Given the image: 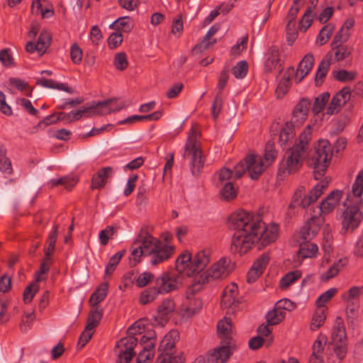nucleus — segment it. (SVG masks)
I'll return each instance as SVG.
<instances>
[{"label": "nucleus", "instance_id": "09e8293b", "mask_svg": "<svg viewBox=\"0 0 363 363\" xmlns=\"http://www.w3.org/2000/svg\"><path fill=\"white\" fill-rule=\"evenodd\" d=\"M131 254L130 257V263L131 266H136L140 261L142 256H145L144 251L142 250L139 243L134 241L131 245Z\"/></svg>", "mask_w": 363, "mask_h": 363}, {"label": "nucleus", "instance_id": "4c0bfd02", "mask_svg": "<svg viewBox=\"0 0 363 363\" xmlns=\"http://www.w3.org/2000/svg\"><path fill=\"white\" fill-rule=\"evenodd\" d=\"M108 290V284L107 282L100 284L90 296L89 300L90 304L95 306L103 301L107 296Z\"/></svg>", "mask_w": 363, "mask_h": 363}, {"label": "nucleus", "instance_id": "473e14b6", "mask_svg": "<svg viewBox=\"0 0 363 363\" xmlns=\"http://www.w3.org/2000/svg\"><path fill=\"white\" fill-rule=\"evenodd\" d=\"M38 85H40L43 87L55 89L61 91H64L69 94H74V89L67 85L65 83H58L52 79L42 78L36 82Z\"/></svg>", "mask_w": 363, "mask_h": 363}, {"label": "nucleus", "instance_id": "ddd939ff", "mask_svg": "<svg viewBox=\"0 0 363 363\" xmlns=\"http://www.w3.org/2000/svg\"><path fill=\"white\" fill-rule=\"evenodd\" d=\"M235 347V342H220V346L215 348L213 352L207 354L206 362L224 363L227 362Z\"/></svg>", "mask_w": 363, "mask_h": 363}, {"label": "nucleus", "instance_id": "69168bd1", "mask_svg": "<svg viewBox=\"0 0 363 363\" xmlns=\"http://www.w3.org/2000/svg\"><path fill=\"white\" fill-rule=\"evenodd\" d=\"M123 35L121 33H113L108 38V45L111 50H113L120 46L123 42Z\"/></svg>", "mask_w": 363, "mask_h": 363}, {"label": "nucleus", "instance_id": "4468645a", "mask_svg": "<svg viewBox=\"0 0 363 363\" xmlns=\"http://www.w3.org/2000/svg\"><path fill=\"white\" fill-rule=\"evenodd\" d=\"M238 286L235 283L227 286L222 296L220 305L223 308L228 309V313H233L238 307Z\"/></svg>", "mask_w": 363, "mask_h": 363}, {"label": "nucleus", "instance_id": "bb28decb", "mask_svg": "<svg viewBox=\"0 0 363 363\" xmlns=\"http://www.w3.org/2000/svg\"><path fill=\"white\" fill-rule=\"evenodd\" d=\"M217 331L219 337L221 339L220 342H235L232 337V320L230 318L225 317L223 319L218 321L217 324Z\"/></svg>", "mask_w": 363, "mask_h": 363}, {"label": "nucleus", "instance_id": "de8ad7c7", "mask_svg": "<svg viewBox=\"0 0 363 363\" xmlns=\"http://www.w3.org/2000/svg\"><path fill=\"white\" fill-rule=\"evenodd\" d=\"M302 273L299 270L288 272L280 280V287L283 289L288 288L291 284L301 277Z\"/></svg>", "mask_w": 363, "mask_h": 363}, {"label": "nucleus", "instance_id": "b1692460", "mask_svg": "<svg viewBox=\"0 0 363 363\" xmlns=\"http://www.w3.org/2000/svg\"><path fill=\"white\" fill-rule=\"evenodd\" d=\"M295 126L290 122H286L280 130L279 143L283 148L288 147L295 138Z\"/></svg>", "mask_w": 363, "mask_h": 363}, {"label": "nucleus", "instance_id": "6e6552de", "mask_svg": "<svg viewBox=\"0 0 363 363\" xmlns=\"http://www.w3.org/2000/svg\"><path fill=\"white\" fill-rule=\"evenodd\" d=\"M184 157H190L191 172L194 176H199L203 169L205 159L198 140L197 131L194 128L190 130L185 145Z\"/></svg>", "mask_w": 363, "mask_h": 363}, {"label": "nucleus", "instance_id": "9d476101", "mask_svg": "<svg viewBox=\"0 0 363 363\" xmlns=\"http://www.w3.org/2000/svg\"><path fill=\"white\" fill-rule=\"evenodd\" d=\"M328 182L320 181L306 195L305 187L301 186L294 192L291 201L289 204L290 208L301 207L306 208L315 203L323 194L324 190L328 187Z\"/></svg>", "mask_w": 363, "mask_h": 363}, {"label": "nucleus", "instance_id": "0eeeda50", "mask_svg": "<svg viewBox=\"0 0 363 363\" xmlns=\"http://www.w3.org/2000/svg\"><path fill=\"white\" fill-rule=\"evenodd\" d=\"M333 155V149L328 140H320L315 146V151L308 160V165L313 169L315 180L320 179L326 172Z\"/></svg>", "mask_w": 363, "mask_h": 363}, {"label": "nucleus", "instance_id": "8fccbe9b", "mask_svg": "<svg viewBox=\"0 0 363 363\" xmlns=\"http://www.w3.org/2000/svg\"><path fill=\"white\" fill-rule=\"evenodd\" d=\"M77 182L78 180L74 177L67 176L57 179H52L50 184L52 187L57 185H63L67 190H71Z\"/></svg>", "mask_w": 363, "mask_h": 363}, {"label": "nucleus", "instance_id": "bf43d9fd", "mask_svg": "<svg viewBox=\"0 0 363 363\" xmlns=\"http://www.w3.org/2000/svg\"><path fill=\"white\" fill-rule=\"evenodd\" d=\"M116 233V228L112 225H108L105 229L99 233V241L102 245H106L108 243L109 238L112 237Z\"/></svg>", "mask_w": 363, "mask_h": 363}, {"label": "nucleus", "instance_id": "393cba45", "mask_svg": "<svg viewBox=\"0 0 363 363\" xmlns=\"http://www.w3.org/2000/svg\"><path fill=\"white\" fill-rule=\"evenodd\" d=\"M331 50L327 54L331 55V60L333 57L335 62H340L348 58L352 52L353 48L346 44L337 43V45L330 44Z\"/></svg>", "mask_w": 363, "mask_h": 363}, {"label": "nucleus", "instance_id": "a211bd4d", "mask_svg": "<svg viewBox=\"0 0 363 363\" xmlns=\"http://www.w3.org/2000/svg\"><path fill=\"white\" fill-rule=\"evenodd\" d=\"M175 248L169 244H164L161 240L156 245L154 252L150 255V262L152 265H157L169 259L174 253Z\"/></svg>", "mask_w": 363, "mask_h": 363}, {"label": "nucleus", "instance_id": "c03bdc74", "mask_svg": "<svg viewBox=\"0 0 363 363\" xmlns=\"http://www.w3.org/2000/svg\"><path fill=\"white\" fill-rule=\"evenodd\" d=\"M186 294L189 301L188 305L185 308V312L189 315H192L197 313L201 310L202 307V301L199 298H191L190 296L195 293H192L191 291L189 293V289H187Z\"/></svg>", "mask_w": 363, "mask_h": 363}, {"label": "nucleus", "instance_id": "338daca9", "mask_svg": "<svg viewBox=\"0 0 363 363\" xmlns=\"http://www.w3.org/2000/svg\"><path fill=\"white\" fill-rule=\"evenodd\" d=\"M82 50L77 43H74L70 48V57L73 63L79 65L82 60Z\"/></svg>", "mask_w": 363, "mask_h": 363}, {"label": "nucleus", "instance_id": "13d9d810", "mask_svg": "<svg viewBox=\"0 0 363 363\" xmlns=\"http://www.w3.org/2000/svg\"><path fill=\"white\" fill-rule=\"evenodd\" d=\"M113 65L118 70L123 71L125 69L128 65L126 54L123 52L116 53L114 57Z\"/></svg>", "mask_w": 363, "mask_h": 363}, {"label": "nucleus", "instance_id": "423d86ee", "mask_svg": "<svg viewBox=\"0 0 363 363\" xmlns=\"http://www.w3.org/2000/svg\"><path fill=\"white\" fill-rule=\"evenodd\" d=\"M230 262L229 259L221 258L206 271L196 276L189 287V293L190 291L196 293L202 289L203 285L215 280H221L226 278L230 273Z\"/></svg>", "mask_w": 363, "mask_h": 363}, {"label": "nucleus", "instance_id": "4be33fe9", "mask_svg": "<svg viewBox=\"0 0 363 363\" xmlns=\"http://www.w3.org/2000/svg\"><path fill=\"white\" fill-rule=\"evenodd\" d=\"M192 263V256L191 252L185 251L180 254L176 259L175 267L177 273L170 272L169 274H175L180 277V283L179 286L182 284V274H184L187 277H191V274L189 273V269H191Z\"/></svg>", "mask_w": 363, "mask_h": 363}, {"label": "nucleus", "instance_id": "39448f33", "mask_svg": "<svg viewBox=\"0 0 363 363\" xmlns=\"http://www.w3.org/2000/svg\"><path fill=\"white\" fill-rule=\"evenodd\" d=\"M144 329V325L140 322H135L127 330L128 336L119 340L115 347V352L117 354V363H130L136 352L134 351L138 347V338L136 335H140Z\"/></svg>", "mask_w": 363, "mask_h": 363}, {"label": "nucleus", "instance_id": "5fc2aeb1", "mask_svg": "<svg viewBox=\"0 0 363 363\" xmlns=\"http://www.w3.org/2000/svg\"><path fill=\"white\" fill-rule=\"evenodd\" d=\"M248 65L245 60H242L235 65L232 72L236 79H243L247 74Z\"/></svg>", "mask_w": 363, "mask_h": 363}, {"label": "nucleus", "instance_id": "ea45409f", "mask_svg": "<svg viewBox=\"0 0 363 363\" xmlns=\"http://www.w3.org/2000/svg\"><path fill=\"white\" fill-rule=\"evenodd\" d=\"M102 309L96 308L93 310H91L87 318V324L86 325V329H87L88 330H94L99 324L102 318Z\"/></svg>", "mask_w": 363, "mask_h": 363}, {"label": "nucleus", "instance_id": "c9c22d12", "mask_svg": "<svg viewBox=\"0 0 363 363\" xmlns=\"http://www.w3.org/2000/svg\"><path fill=\"white\" fill-rule=\"evenodd\" d=\"M345 338L346 332L343 320L340 317H337L332 331V340L334 342L338 343L344 342Z\"/></svg>", "mask_w": 363, "mask_h": 363}, {"label": "nucleus", "instance_id": "7ed1b4c3", "mask_svg": "<svg viewBox=\"0 0 363 363\" xmlns=\"http://www.w3.org/2000/svg\"><path fill=\"white\" fill-rule=\"evenodd\" d=\"M312 134L313 127L308 125L295 140L294 145L286 151L280 164V173L291 174L299 170L308 155Z\"/></svg>", "mask_w": 363, "mask_h": 363}, {"label": "nucleus", "instance_id": "2f4dec72", "mask_svg": "<svg viewBox=\"0 0 363 363\" xmlns=\"http://www.w3.org/2000/svg\"><path fill=\"white\" fill-rule=\"evenodd\" d=\"M331 64V55L326 54L319 64L318 70L315 74V83L316 86H321L324 79L326 77Z\"/></svg>", "mask_w": 363, "mask_h": 363}, {"label": "nucleus", "instance_id": "6e6d98bb", "mask_svg": "<svg viewBox=\"0 0 363 363\" xmlns=\"http://www.w3.org/2000/svg\"><path fill=\"white\" fill-rule=\"evenodd\" d=\"M220 194L225 200H232L237 196V190L232 182H226L220 190Z\"/></svg>", "mask_w": 363, "mask_h": 363}, {"label": "nucleus", "instance_id": "680f3d73", "mask_svg": "<svg viewBox=\"0 0 363 363\" xmlns=\"http://www.w3.org/2000/svg\"><path fill=\"white\" fill-rule=\"evenodd\" d=\"M335 95L333 97L330 103L329 104L326 113L328 115H333L339 112L340 108L346 104H342V101Z\"/></svg>", "mask_w": 363, "mask_h": 363}, {"label": "nucleus", "instance_id": "864d4df0", "mask_svg": "<svg viewBox=\"0 0 363 363\" xmlns=\"http://www.w3.org/2000/svg\"><path fill=\"white\" fill-rule=\"evenodd\" d=\"M330 98V94L328 92H324L320 94L315 99L312 111L315 114L319 113L324 108Z\"/></svg>", "mask_w": 363, "mask_h": 363}, {"label": "nucleus", "instance_id": "f8f14e48", "mask_svg": "<svg viewBox=\"0 0 363 363\" xmlns=\"http://www.w3.org/2000/svg\"><path fill=\"white\" fill-rule=\"evenodd\" d=\"M156 345V334L153 330H148L143 335L138 345L140 352L137 357L136 363H150V359L155 354V347Z\"/></svg>", "mask_w": 363, "mask_h": 363}, {"label": "nucleus", "instance_id": "cd10ccee", "mask_svg": "<svg viewBox=\"0 0 363 363\" xmlns=\"http://www.w3.org/2000/svg\"><path fill=\"white\" fill-rule=\"evenodd\" d=\"M293 74L294 67H288L275 90V94L278 99L283 98L289 91L291 85V78Z\"/></svg>", "mask_w": 363, "mask_h": 363}, {"label": "nucleus", "instance_id": "603ef678", "mask_svg": "<svg viewBox=\"0 0 363 363\" xmlns=\"http://www.w3.org/2000/svg\"><path fill=\"white\" fill-rule=\"evenodd\" d=\"M327 340L326 335L320 334L313 342L312 347L313 352L311 355L323 356Z\"/></svg>", "mask_w": 363, "mask_h": 363}, {"label": "nucleus", "instance_id": "a18cd8bd", "mask_svg": "<svg viewBox=\"0 0 363 363\" xmlns=\"http://www.w3.org/2000/svg\"><path fill=\"white\" fill-rule=\"evenodd\" d=\"M286 312L276 306L272 311H270L266 315L267 323L270 325L279 324L285 317Z\"/></svg>", "mask_w": 363, "mask_h": 363}, {"label": "nucleus", "instance_id": "a878e982", "mask_svg": "<svg viewBox=\"0 0 363 363\" xmlns=\"http://www.w3.org/2000/svg\"><path fill=\"white\" fill-rule=\"evenodd\" d=\"M209 262V256L205 251L197 252L194 257H192V263L189 273L191 274V276L196 273H200L206 268Z\"/></svg>", "mask_w": 363, "mask_h": 363}, {"label": "nucleus", "instance_id": "f704fd0d", "mask_svg": "<svg viewBox=\"0 0 363 363\" xmlns=\"http://www.w3.org/2000/svg\"><path fill=\"white\" fill-rule=\"evenodd\" d=\"M318 250L317 245L306 240L299 245L298 255L302 258H311L316 255Z\"/></svg>", "mask_w": 363, "mask_h": 363}, {"label": "nucleus", "instance_id": "4d7b16f0", "mask_svg": "<svg viewBox=\"0 0 363 363\" xmlns=\"http://www.w3.org/2000/svg\"><path fill=\"white\" fill-rule=\"evenodd\" d=\"M277 157V151L275 150L274 143L268 141L265 145L264 158L268 164H271Z\"/></svg>", "mask_w": 363, "mask_h": 363}, {"label": "nucleus", "instance_id": "58836bf2", "mask_svg": "<svg viewBox=\"0 0 363 363\" xmlns=\"http://www.w3.org/2000/svg\"><path fill=\"white\" fill-rule=\"evenodd\" d=\"M110 28L116 30L129 33L133 28V20L129 16L120 17L110 26Z\"/></svg>", "mask_w": 363, "mask_h": 363}, {"label": "nucleus", "instance_id": "774afa93", "mask_svg": "<svg viewBox=\"0 0 363 363\" xmlns=\"http://www.w3.org/2000/svg\"><path fill=\"white\" fill-rule=\"evenodd\" d=\"M350 36V32H347V30H345L340 28L337 33L335 35L331 43H333V45H337V43L345 44V43L349 40Z\"/></svg>", "mask_w": 363, "mask_h": 363}, {"label": "nucleus", "instance_id": "72a5a7b5", "mask_svg": "<svg viewBox=\"0 0 363 363\" xmlns=\"http://www.w3.org/2000/svg\"><path fill=\"white\" fill-rule=\"evenodd\" d=\"M162 112L160 111H155L152 113L146 116L133 115L119 121L118 124H133L142 121H157L162 117Z\"/></svg>", "mask_w": 363, "mask_h": 363}, {"label": "nucleus", "instance_id": "f03ea898", "mask_svg": "<svg viewBox=\"0 0 363 363\" xmlns=\"http://www.w3.org/2000/svg\"><path fill=\"white\" fill-rule=\"evenodd\" d=\"M352 194L356 197L355 201L350 204V196L348 194L343 203L345 207L342 214L341 230L342 235L353 233L360 225L363 220V213L360 210L362 205L361 196L363 192V169L359 171L352 188Z\"/></svg>", "mask_w": 363, "mask_h": 363}, {"label": "nucleus", "instance_id": "9b49d317", "mask_svg": "<svg viewBox=\"0 0 363 363\" xmlns=\"http://www.w3.org/2000/svg\"><path fill=\"white\" fill-rule=\"evenodd\" d=\"M116 99H108L105 101L95 102L93 101L89 106H84L82 109L73 111L72 114V120L79 121L84 115L91 116L94 115H106L112 112L119 111L123 109L125 106L113 105Z\"/></svg>", "mask_w": 363, "mask_h": 363}, {"label": "nucleus", "instance_id": "dca6fc26", "mask_svg": "<svg viewBox=\"0 0 363 363\" xmlns=\"http://www.w3.org/2000/svg\"><path fill=\"white\" fill-rule=\"evenodd\" d=\"M344 192L342 190L335 189L328 194L320 205L317 206V211L319 214L328 215L332 213L340 204Z\"/></svg>", "mask_w": 363, "mask_h": 363}, {"label": "nucleus", "instance_id": "20e7f679", "mask_svg": "<svg viewBox=\"0 0 363 363\" xmlns=\"http://www.w3.org/2000/svg\"><path fill=\"white\" fill-rule=\"evenodd\" d=\"M180 283V277L175 274H162L155 279V285L143 290L140 295L139 303L147 305L154 301L159 294L176 290Z\"/></svg>", "mask_w": 363, "mask_h": 363}, {"label": "nucleus", "instance_id": "7c9ffc66", "mask_svg": "<svg viewBox=\"0 0 363 363\" xmlns=\"http://www.w3.org/2000/svg\"><path fill=\"white\" fill-rule=\"evenodd\" d=\"M113 169L106 167L100 169L91 179V189H98L104 186L106 179L111 175Z\"/></svg>", "mask_w": 363, "mask_h": 363}, {"label": "nucleus", "instance_id": "e2e57ef3", "mask_svg": "<svg viewBox=\"0 0 363 363\" xmlns=\"http://www.w3.org/2000/svg\"><path fill=\"white\" fill-rule=\"evenodd\" d=\"M313 8L311 6L308 7L305 13L301 18L300 25H301V30L305 32L311 25L313 18H312V13Z\"/></svg>", "mask_w": 363, "mask_h": 363}, {"label": "nucleus", "instance_id": "aec40b11", "mask_svg": "<svg viewBox=\"0 0 363 363\" xmlns=\"http://www.w3.org/2000/svg\"><path fill=\"white\" fill-rule=\"evenodd\" d=\"M135 241L139 243L142 250L144 251L145 256H150L155 250L156 245L160 244V240L154 238L147 230L142 229Z\"/></svg>", "mask_w": 363, "mask_h": 363}, {"label": "nucleus", "instance_id": "49530a36", "mask_svg": "<svg viewBox=\"0 0 363 363\" xmlns=\"http://www.w3.org/2000/svg\"><path fill=\"white\" fill-rule=\"evenodd\" d=\"M52 40V36L50 32L48 30H42L38 39L37 44L39 47V55L42 56L50 46Z\"/></svg>", "mask_w": 363, "mask_h": 363}, {"label": "nucleus", "instance_id": "f257e3e1", "mask_svg": "<svg viewBox=\"0 0 363 363\" xmlns=\"http://www.w3.org/2000/svg\"><path fill=\"white\" fill-rule=\"evenodd\" d=\"M228 225L235 231L230 245L234 254H245L255 244L262 247L269 245L277 240L279 233L278 224L267 225L259 216L243 210L232 213Z\"/></svg>", "mask_w": 363, "mask_h": 363}, {"label": "nucleus", "instance_id": "a19ab883", "mask_svg": "<svg viewBox=\"0 0 363 363\" xmlns=\"http://www.w3.org/2000/svg\"><path fill=\"white\" fill-rule=\"evenodd\" d=\"M219 28L220 26L218 24L212 26L206 34L203 41L199 45H196L194 50H201L202 48L206 50L214 45L216 43V40L213 39L212 41H210V38L218 32Z\"/></svg>", "mask_w": 363, "mask_h": 363}, {"label": "nucleus", "instance_id": "052dcab7", "mask_svg": "<svg viewBox=\"0 0 363 363\" xmlns=\"http://www.w3.org/2000/svg\"><path fill=\"white\" fill-rule=\"evenodd\" d=\"M333 77L340 82L351 81L354 79L356 73L345 69L333 72Z\"/></svg>", "mask_w": 363, "mask_h": 363}, {"label": "nucleus", "instance_id": "c85d7f7f", "mask_svg": "<svg viewBox=\"0 0 363 363\" xmlns=\"http://www.w3.org/2000/svg\"><path fill=\"white\" fill-rule=\"evenodd\" d=\"M246 161L248 163L247 171L250 177L252 179H257L262 174L264 170V165L261 159H257L254 155H249L246 156Z\"/></svg>", "mask_w": 363, "mask_h": 363}, {"label": "nucleus", "instance_id": "3c124183", "mask_svg": "<svg viewBox=\"0 0 363 363\" xmlns=\"http://www.w3.org/2000/svg\"><path fill=\"white\" fill-rule=\"evenodd\" d=\"M125 252V250H121L110 258L106 267V275H111L114 272L116 267L118 264Z\"/></svg>", "mask_w": 363, "mask_h": 363}, {"label": "nucleus", "instance_id": "412c9836", "mask_svg": "<svg viewBox=\"0 0 363 363\" xmlns=\"http://www.w3.org/2000/svg\"><path fill=\"white\" fill-rule=\"evenodd\" d=\"M267 60L264 63V70L266 72H272L277 67L279 69V75L284 69L281 60L279 57V50L277 46H272L267 50L266 54Z\"/></svg>", "mask_w": 363, "mask_h": 363}, {"label": "nucleus", "instance_id": "c756f323", "mask_svg": "<svg viewBox=\"0 0 363 363\" xmlns=\"http://www.w3.org/2000/svg\"><path fill=\"white\" fill-rule=\"evenodd\" d=\"M314 65V57L312 54H307L299 62L296 71V83H299L310 72Z\"/></svg>", "mask_w": 363, "mask_h": 363}, {"label": "nucleus", "instance_id": "2eb2a0df", "mask_svg": "<svg viewBox=\"0 0 363 363\" xmlns=\"http://www.w3.org/2000/svg\"><path fill=\"white\" fill-rule=\"evenodd\" d=\"M175 310L174 301L171 298H165L157 308L154 320L156 324L164 326L169 320Z\"/></svg>", "mask_w": 363, "mask_h": 363}, {"label": "nucleus", "instance_id": "e433bc0d", "mask_svg": "<svg viewBox=\"0 0 363 363\" xmlns=\"http://www.w3.org/2000/svg\"><path fill=\"white\" fill-rule=\"evenodd\" d=\"M346 259H340L335 262L329 269L321 274L320 279L323 281H328L330 279L335 277L340 270L346 265Z\"/></svg>", "mask_w": 363, "mask_h": 363}, {"label": "nucleus", "instance_id": "0e129e2a", "mask_svg": "<svg viewBox=\"0 0 363 363\" xmlns=\"http://www.w3.org/2000/svg\"><path fill=\"white\" fill-rule=\"evenodd\" d=\"M39 286L37 283H32L28 285L23 292V301L26 303L30 302L35 294L38 291Z\"/></svg>", "mask_w": 363, "mask_h": 363}, {"label": "nucleus", "instance_id": "5701e85b", "mask_svg": "<svg viewBox=\"0 0 363 363\" xmlns=\"http://www.w3.org/2000/svg\"><path fill=\"white\" fill-rule=\"evenodd\" d=\"M269 257L267 254H262L252 264L247 274V281L254 283L263 273L268 264Z\"/></svg>", "mask_w": 363, "mask_h": 363}, {"label": "nucleus", "instance_id": "6ab92c4d", "mask_svg": "<svg viewBox=\"0 0 363 363\" xmlns=\"http://www.w3.org/2000/svg\"><path fill=\"white\" fill-rule=\"evenodd\" d=\"M311 105V103L308 99H301L296 105L292 112V116L289 122L292 124H294L296 127L301 126L308 118Z\"/></svg>", "mask_w": 363, "mask_h": 363}, {"label": "nucleus", "instance_id": "79ce46f5", "mask_svg": "<svg viewBox=\"0 0 363 363\" xmlns=\"http://www.w3.org/2000/svg\"><path fill=\"white\" fill-rule=\"evenodd\" d=\"M334 30L335 26L333 23H328L324 26L316 38L315 43L319 46L326 44L330 38Z\"/></svg>", "mask_w": 363, "mask_h": 363}, {"label": "nucleus", "instance_id": "f3484780", "mask_svg": "<svg viewBox=\"0 0 363 363\" xmlns=\"http://www.w3.org/2000/svg\"><path fill=\"white\" fill-rule=\"evenodd\" d=\"M320 216L321 214L314 210L313 214L301 229L300 233L304 240L312 239L320 231V226L323 223V218Z\"/></svg>", "mask_w": 363, "mask_h": 363}, {"label": "nucleus", "instance_id": "37998d69", "mask_svg": "<svg viewBox=\"0 0 363 363\" xmlns=\"http://www.w3.org/2000/svg\"><path fill=\"white\" fill-rule=\"evenodd\" d=\"M327 309L323 307H319L315 310L311 324V329L316 330L323 325L326 318Z\"/></svg>", "mask_w": 363, "mask_h": 363}, {"label": "nucleus", "instance_id": "1a4fd4ad", "mask_svg": "<svg viewBox=\"0 0 363 363\" xmlns=\"http://www.w3.org/2000/svg\"><path fill=\"white\" fill-rule=\"evenodd\" d=\"M179 340V333L176 330H170L162 340L158 350L161 352L155 363H183L182 355H174L175 345Z\"/></svg>", "mask_w": 363, "mask_h": 363}]
</instances>
